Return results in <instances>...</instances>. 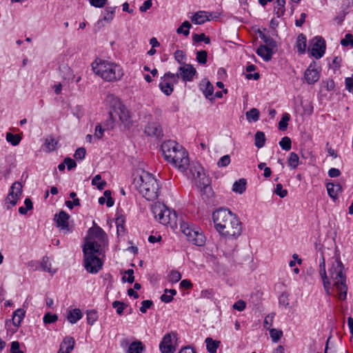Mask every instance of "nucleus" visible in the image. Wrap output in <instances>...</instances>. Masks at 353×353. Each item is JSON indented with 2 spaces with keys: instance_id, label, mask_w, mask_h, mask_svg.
I'll return each mask as SVG.
<instances>
[{
  "instance_id": "nucleus-57",
  "label": "nucleus",
  "mask_w": 353,
  "mask_h": 353,
  "mask_svg": "<svg viewBox=\"0 0 353 353\" xmlns=\"http://www.w3.org/2000/svg\"><path fill=\"white\" fill-rule=\"evenodd\" d=\"M345 85L346 90L353 94V74L345 79Z\"/></svg>"
},
{
  "instance_id": "nucleus-1",
  "label": "nucleus",
  "mask_w": 353,
  "mask_h": 353,
  "mask_svg": "<svg viewBox=\"0 0 353 353\" xmlns=\"http://www.w3.org/2000/svg\"><path fill=\"white\" fill-rule=\"evenodd\" d=\"M105 233L99 226L89 229L83 248L84 267L92 274L97 273L103 266L99 256L102 253V246L105 245Z\"/></svg>"
},
{
  "instance_id": "nucleus-64",
  "label": "nucleus",
  "mask_w": 353,
  "mask_h": 353,
  "mask_svg": "<svg viewBox=\"0 0 353 353\" xmlns=\"http://www.w3.org/2000/svg\"><path fill=\"white\" fill-rule=\"evenodd\" d=\"M213 290L211 289L203 290L201 292V297L203 299H212L213 298Z\"/></svg>"
},
{
  "instance_id": "nucleus-23",
  "label": "nucleus",
  "mask_w": 353,
  "mask_h": 353,
  "mask_svg": "<svg viewBox=\"0 0 353 353\" xmlns=\"http://www.w3.org/2000/svg\"><path fill=\"white\" fill-rule=\"evenodd\" d=\"M326 188L329 196L333 199H336L339 192H342V187L339 183H327Z\"/></svg>"
},
{
  "instance_id": "nucleus-24",
  "label": "nucleus",
  "mask_w": 353,
  "mask_h": 353,
  "mask_svg": "<svg viewBox=\"0 0 353 353\" xmlns=\"http://www.w3.org/2000/svg\"><path fill=\"white\" fill-rule=\"evenodd\" d=\"M256 54L265 61H269L272 57L273 50L268 48L267 46H260L256 50Z\"/></svg>"
},
{
  "instance_id": "nucleus-19",
  "label": "nucleus",
  "mask_w": 353,
  "mask_h": 353,
  "mask_svg": "<svg viewBox=\"0 0 353 353\" xmlns=\"http://www.w3.org/2000/svg\"><path fill=\"white\" fill-rule=\"evenodd\" d=\"M304 77L309 84H314L319 79V72L314 68H312V65L305 70Z\"/></svg>"
},
{
  "instance_id": "nucleus-49",
  "label": "nucleus",
  "mask_w": 353,
  "mask_h": 353,
  "mask_svg": "<svg viewBox=\"0 0 353 353\" xmlns=\"http://www.w3.org/2000/svg\"><path fill=\"white\" fill-rule=\"evenodd\" d=\"M58 320V316L57 314H52L50 312L46 313L43 318V321L44 323H55Z\"/></svg>"
},
{
  "instance_id": "nucleus-17",
  "label": "nucleus",
  "mask_w": 353,
  "mask_h": 353,
  "mask_svg": "<svg viewBox=\"0 0 353 353\" xmlns=\"http://www.w3.org/2000/svg\"><path fill=\"white\" fill-rule=\"evenodd\" d=\"M319 274L323 280V288L326 292V294L330 296L331 294L330 291V282L327 276L326 270H325V263L323 255H321L320 263H319Z\"/></svg>"
},
{
  "instance_id": "nucleus-10",
  "label": "nucleus",
  "mask_w": 353,
  "mask_h": 353,
  "mask_svg": "<svg viewBox=\"0 0 353 353\" xmlns=\"http://www.w3.org/2000/svg\"><path fill=\"white\" fill-rule=\"evenodd\" d=\"M178 82L174 74L168 72L161 77L159 87L164 94L170 96L174 90V85Z\"/></svg>"
},
{
  "instance_id": "nucleus-50",
  "label": "nucleus",
  "mask_w": 353,
  "mask_h": 353,
  "mask_svg": "<svg viewBox=\"0 0 353 353\" xmlns=\"http://www.w3.org/2000/svg\"><path fill=\"white\" fill-rule=\"evenodd\" d=\"M181 279V274L178 271L172 270L168 275V281L171 283H177Z\"/></svg>"
},
{
  "instance_id": "nucleus-26",
  "label": "nucleus",
  "mask_w": 353,
  "mask_h": 353,
  "mask_svg": "<svg viewBox=\"0 0 353 353\" xmlns=\"http://www.w3.org/2000/svg\"><path fill=\"white\" fill-rule=\"evenodd\" d=\"M83 316L82 312L79 309L75 308L71 310H69L67 319L68 321L72 323H76L79 320H80Z\"/></svg>"
},
{
  "instance_id": "nucleus-36",
  "label": "nucleus",
  "mask_w": 353,
  "mask_h": 353,
  "mask_svg": "<svg viewBox=\"0 0 353 353\" xmlns=\"http://www.w3.org/2000/svg\"><path fill=\"white\" fill-rule=\"evenodd\" d=\"M192 27L190 23L188 21H185L182 24L176 29L178 34H183L185 36H188L190 34V28Z\"/></svg>"
},
{
  "instance_id": "nucleus-5",
  "label": "nucleus",
  "mask_w": 353,
  "mask_h": 353,
  "mask_svg": "<svg viewBox=\"0 0 353 353\" xmlns=\"http://www.w3.org/2000/svg\"><path fill=\"white\" fill-rule=\"evenodd\" d=\"M343 265L341 261H336L329 270L333 285L336 289L338 297L341 300H345L347 296V287L346 285V276L343 272Z\"/></svg>"
},
{
  "instance_id": "nucleus-40",
  "label": "nucleus",
  "mask_w": 353,
  "mask_h": 353,
  "mask_svg": "<svg viewBox=\"0 0 353 353\" xmlns=\"http://www.w3.org/2000/svg\"><path fill=\"white\" fill-rule=\"evenodd\" d=\"M57 141L52 137H48L46 139L45 146L47 149V152H52L55 150Z\"/></svg>"
},
{
  "instance_id": "nucleus-3",
  "label": "nucleus",
  "mask_w": 353,
  "mask_h": 353,
  "mask_svg": "<svg viewBox=\"0 0 353 353\" xmlns=\"http://www.w3.org/2000/svg\"><path fill=\"white\" fill-rule=\"evenodd\" d=\"M92 68L95 74L109 83L117 82L124 75L122 67L113 61L97 59L92 63Z\"/></svg>"
},
{
  "instance_id": "nucleus-7",
  "label": "nucleus",
  "mask_w": 353,
  "mask_h": 353,
  "mask_svg": "<svg viewBox=\"0 0 353 353\" xmlns=\"http://www.w3.org/2000/svg\"><path fill=\"white\" fill-rule=\"evenodd\" d=\"M190 173L194 180L197 188H200L203 194H209L212 192L210 187V181L204 172L203 168L199 163L192 165L190 168Z\"/></svg>"
},
{
  "instance_id": "nucleus-47",
  "label": "nucleus",
  "mask_w": 353,
  "mask_h": 353,
  "mask_svg": "<svg viewBox=\"0 0 353 353\" xmlns=\"http://www.w3.org/2000/svg\"><path fill=\"white\" fill-rule=\"evenodd\" d=\"M192 39L195 42H201L204 41L206 44H209L210 43V37H207L204 33L201 34H194L192 36Z\"/></svg>"
},
{
  "instance_id": "nucleus-43",
  "label": "nucleus",
  "mask_w": 353,
  "mask_h": 353,
  "mask_svg": "<svg viewBox=\"0 0 353 353\" xmlns=\"http://www.w3.org/2000/svg\"><path fill=\"white\" fill-rule=\"evenodd\" d=\"M280 147L285 151H289L292 148V141L288 137H284L279 141Z\"/></svg>"
},
{
  "instance_id": "nucleus-20",
  "label": "nucleus",
  "mask_w": 353,
  "mask_h": 353,
  "mask_svg": "<svg viewBox=\"0 0 353 353\" xmlns=\"http://www.w3.org/2000/svg\"><path fill=\"white\" fill-rule=\"evenodd\" d=\"M211 13L205 11H198L191 18L192 21L195 24H203L210 20Z\"/></svg>"
},
{
  "instance_id": "nucleus-11",
  "label": "nucleus",
  "mask_w": 353,
  "mask_h": 353,
  "mask_svg": "<svg viewBox=\"0 0 353 353\" xmlns=\"http://www.w3.org/2000/svg\"><path fill=\"white\" fill-rule=\"evenodd\" d=\"M196 74V69L190 63L180 65L177 72L174 74L178 81L179 79H181L183 82L192 81Z\"/></svg>"
},
{
  "instance_id": "nucleus-9",
  "label": "nucleus",
  "mask_w": 353,
  "mask_h": 353,
  "mask_svg": "<svg viewBox=\"0 0 353 353\" xmlns=\"http://www.w3.org/2000/svg\"><path fill=\"white\" fill-rule=\"evenodd\" d=\"M174 154V155L171 157L170 160H168V162L172 163L180 171L185 172L190 165L188 153L182 146L180 150H176V154Z\"/></svg>"
},
{
  "instance_id": "nucleus-14",
  "label": "nucleus",
  "mask_w": 353,
  "mask_h": 353,
  "mask_svg": "<svg viewBox=\"0 0 353 353\" xmlns=\"http://www.w3.org/2000/svg\"><path fill=\"white\" fill-rule=\"evenodd\" d=\"M182 145H179L175 141L168 140L164 141L161 144V152L163 156V158L165 161L170 160L171 157L174 156V154H176V150L181 148Z\"/></svg>"
},
{
  "instance_id": "nucleus-48",
  "label": "nucleus",
  "mask_w": 353,
  "mask_h": 353,
  "mask_svg": "<svg viewBox=\"0 0 353 353\" xmlns=\"http://www.w3.org/2000/svg\"><path fill=\"white\" fill-rule=\"evenodd\" d=\"M196 61L201 64H205L208 61V53L205 50L196 52Z\"/></svg>"
},
{
  "instance_id": "nucleus-32",
  "label": "nucleus",
  "mask_w": 353,
  "mask_h": 353,
  "mask_svg": "<svg viewBox=\"0 0 353 353\" xmlns=\"http://www.w3.org/2000/svg\"><path fill=\"white\" fill-rule=\"evenodd\" d=\"M117 114L119 115L120 121L123 123H127L130 119V115L128 110L123 105H121L119 107L117 110Z\"/></svg>"
},
{
  "instance_id": "nucleus-2",
  "label": "nucleus",
  "mask_w": 353,
  "mask_h": 353,
  "mask_svg": "<svg viewBox=\"0 0 353 353\" xmlns=\"http://www.w3.org/2000/svg\"><path fill=\"white\" fill-rule=\"evenodd\" d=\"M216 231L230 239H236L242 232L241 223L236 215L226 208H219L212 214Z\"/></svg>"
},
{
  "instance_id": "nucleus-54",
  "label": "nucleus",
  "mask_w": 353,
  "mask_h": 353,
  "mask_svg": "<svg viewBox=\"0 0 353 353\" xmlns=\"http://www.w3.org/2000/svg\"><path fill=\"white\" fill-rule=\"evenodd\" d=\"M230 163V157L228 154L224 155L220 158L217 165L219 168H223L228 165Z\"/></svg>"
},
{
  "instance_id": "nucleus-39",
  "label": "nucleus",
  "mask_w": 353,
  "mask_h": 353,
  "mask_svg": "<svg viewBox=\"0 0 353 353\" xmlns=\"http://www.w3.org/2000/svg\"><path fill=\"white\" fill-rule=\"evenodd\" d=\"M6 141L10 143L12 145H17L21 141V137L18 134H13L11 132H8L6 137Z\"/></svg>"
},
{
  "instance_id": "nucleus-37",
  "label": "nucleus",
  "mask_w": 353,
  "mask_h": 353,
  "mask_svg": "<svg viewBox=\"0 0 353 353\" xmlns=\"http://www.w3.org/2000/svg\"><path fill=\"white\" fill-rule=\"evenodd\" d=\"M285 0H276V6H274V12L278 17H281L285 12Z\"/></svg>"
},
{
  "instance_id": "nucleus-61",
  "label": "nucleus",
  "mask_w": 353,
  "mask_h": 353,
  "mask_svg": "<svg viewBox=\"0 0 353 353\" xmlns=\"http://www.w3.org/2000/svg\"><path fill=\"white\" fill-rule=\"evenodd\" d=\"M10 353H23L20 350V344L17 341H12L10 344Z\"/></svg>"
},
{
  "instance_id": "nucleus-34",
  "label": "nucleus",
  "mask_w": 353,
  "mask_h": 353,
  "mask_svg": "<svg viewBox=\"0 0 353 353\" xmlns=\"http://www.w3.org/2000/svg\"><path fill=\"white\" fill-rule=\"evenodd\" d=\"M265 140L266 139L264 132L261 131L256 132L254 136V144L257 148H263L265 145Z\"/></svg>"
},
{
  "instance_id": "nucleus-6",
  "label": "nucleus",
  "mask_w": 353,
  "mask_h": 353,
  "mask_svg": "<svg viewBox=\"0 0 353 353\" xmlns=\"http://www.w3.org/2000/svg\"><path fill=\"white\" fill-rule=\"evenodd\" d=\"M152 212L155 219L161 224H169L171 227L176 225V212L171 211L165 204L160 202L155 203L152 206Z\"/></svg>"
},
{
  "instance_id": "nucleus-56",
  "label": "nucleus",
  "mask_w": 353,
  "mask_h": 353,
  "mask_svg": "<svg viewBox=\"0 0 353 353\" xmlns=\"http://www.w3.org/2000/svg\"><path fill=\"white\" fill-rule=\"evenodd\" d=\"M153 305V302L151 300H145L141 302V306L139 310L141 313H145L147 310L149 309Z\"/></svg>"
},
{
  "instance_id": "nucleus-46",
  "label": "nucleus",
  "mask_w": 353,
  "mask_h": 353,
  "mask_svg": "<svg viewBox=\"0 0 353 353\" xmlns=\"http://www.w3.org/2000/svg\"><path fill=\"white\" fill-rule=\"evenodd\" d=\"M270 335L273 342H277L283 336V332L274 328L270 330Z\"/></svg>"
},
{
  "instance_id": "nucleus-27",
  "label": "nucleus",
  "mask_w": 353,
  "mask_h": 353,
  "mask_svg": "<svg viewBox=\"0 0 353 353\" xmlns=\"http://www.w3.org/2000/svg\"><path fill=\"white\" fill-rule=\"evenodd\" d=\"M201 90L207 99H210L214 92V87L209 81H202L200 84Z\"/></svg>"
},
{
  "instance_id": "nucleus-8",
  "label": "nucleus",
  "mask_w": 353,
  "mask_h": 353,
  "mask_svg": "<svg viewBox=\"0 0 353 353\" xmlns=\"http://www.w3.org/2000/svg\"><path fill=\"white\" fill-rule=\"evenodd\" d=\"M180 226L188 241L197 246H202L205 244V237L199 229L192 228L188 223L183 221L180 223Z\"/></svg>"
},
{
  "instance_id": "nucleus-45",
  "label": "nucleus",
  "mask_w": 353,
  "mask_h": 353,
  "mask_svg": "<svg viewBox=\"0 0 353 353\" xmlns=\"http://www.w3.org/2000/svg\"><path fill=\"white\" fill-rule=\"evenodd\" d=\"M174 59L181 65L185 64L186 56L183 50H177L174 52Z\"/></svg>"
},
{
  "instance_id": "nucleus-62",
  "label": "nucleus",
  "mask_w": 353,
  "mask_h": 353,
  "mask_svg": "<svg viewBox=\"0 0 353 353\" xmlns=\"http://www.w3.org/2000/svg\"><path fill=\"white\" fill-rule=\"evenodd\" d=\"M104 197L107 198L106 205L109 208L113 206L114 200L111 196V192L109 190H106L103 193Z\"/></svg>"
},
{
  "instance_id": "nucleus-18",
  "label": "nucleus",
  "mask_w": 353,
  "mask_h": 353,
  "mask_svg": "<svg viewBox=\"0 0 353 353\" xmlns=\"http://www.w3.org/2000/svg\"><path fill=\"white\" fill-rule=\"evenodd\" d=\"M70 216L65 212L61 211L59 214H57L54 217V220L58 227L61 228V230L69 232L68 219Z\"/></svg>"
},
{
  "instance_id": "nucleus-53",
  "label": "nucleus",
  "mask_w": 353,
  "mask_h": 353,
  "mask_svg": "<svg viewBox=\"0 0 353 353\" xmlns=\"http://www.w3.org/2000/svg\"><path fill=\"white\" fill-rule=\"evenodd\" d=\"M341 44L343 46H350L353 47V35L351 34H345V38L341 41Z\"/></svg>"
},
{
  "instance_id": "nucleus-13",
  "label": "nucleus",
  "mask_w": 353,
  "mask_h": 353,
  "mask_svg": "<svg viewBox=\"0 0 353 353\" xmlns=\"http://www.w3.org/2000/svg\"><path fill=\"white\" fill-rule=\"evenodd\" d=\"M311 54L316 59L321 58L325 52L326 45L325 41L322 37H315L311 41Z\"/></svg>"
},
{
  "instance_id": "nucleus-42",
  "label": "nucleus",
  "mask_w": 353,
  "mask_h": 353,
  "mask_svg": "<svg viewBox=\"0 0 353 353\" xmlns=\"http://www.w3.org/2000/svg\"><path fill=\"white\" fill-rule=\"evenodd\" d=\"M261 39L263 40L265 43L264 46H268V48L274 50L276 48V41L269 36H266L265 34H262L260 36Z\"/></svg>"
},
{
  "instance_id": "nucleus-25",
  "label": "nucleus",
  "mask_w": 353,
  "mask_h": 353,
  "mask_svg": "<svg viewBox=\"0 0 353 353\" xmlns=\"http://www.w3.org/2000/svg\"><path fill=\"white\" fill-rule=\"evenodd\" d=\"M206 350L209 353H216L217 349L220 346L221 341L214 340L211 337H207L205 340Z\"/></svg>"
},
{
  "instance_id": "nucleus-52",
  "label": "nucleus",
  "mask_w": 353,
  "mask_h": 353,
  "mask_svg": "<svg viewBox=\"0 0 353 353\" xmlns=\"http://www.w3.org/2000/svg\"><path fill=\"white\" fill-rule=\"evenodd\" d=\"M112 307L117 310V313L119 315H121L123 312L125 305L121 301H114L112 303Z\"/></svg>"
},
{
  "instance_id": "nucleus-12",
  "label": "nucleus",
  "mask_w": 353,
  "mask_h": 353,
  "mask_svg": "<svg viewBox=\"0 0 353 353\" xmlns=\"http://www.w3.org/2000/svg\"><path fill=\"white\" fill-rule=\"evenodd\" d=\"M177 340V334L170 332L165 334L159 344V348L162 353H174L176 347L174 341Z\"/></svg>"
},
{
  "instance_id": "nucleus-44",
  "label": "nucleus",
  "mask_w": 353,
  "mask_h": 353,
  "mask_svg": "<svg viewBox=\"0 0 353 353\" xmlns=\"http://www.w3.org/2000/svg\"><path fill=\"white\" fill-rule=\"evenodd\" d=\"M86 314L87 322L90 325H92L98 319V314L95 310H88Z\"/></svg>"
},
{
  "instance_id": "nucleus-4",
  "label": "nucleus",
  "mask_w": 353,
  "mask_h": 353,
  "mask_svg": "<svg viewBox=\"0 0 353 353\" xmlns=\"http://www.w3.org/2000/svg\"><path fill=\"white\" fill-rule=\"evenodd\" d=\"M134 185L139 193L148 201L157 199L159 195L160 185L153 174L142 171L134 179Z\"/></svg>"
},
{
  "instance_id": "nucleus-51",
  "label": "nucleus",
  "mask_w": 353,
  "mask_h": 353,
  "mask_svg": "<svg viewBox=\"0 0 353 353\" xmlns=\"http://www.w3.org/2000/svg\"><path fill=\"white\" fill-rule=\"evenodd\" d=\"M274 193L279 196L281 198H284L288 194V190L283 189L282 184L278 183L276 185V188L274 190Z\"/></svg>"
},
{
  "instance_id": "nucleus-16",
  "label": "nucleus",
  "mask_w": 353,
  "mask_h": 353,
  "mask_svg": "<svg viewBox=\"0 0 353 353\" xmlns=\"http://www.w3.org/2000/svg\"><path fill=\"white\" fill-rule=\"evenodd\" d=\"M145 134L148 136L156 138H161L163 137V130L157 122H149L145 128Z\"/></svg>"
},
{
  "instance_id": "nucleus-29",
  "label": "nucleus",
  "mask_w": 353,
  "mask_h": 353,
  "mask_svg": "<svg viewBox=\"0 0 353 353\" xmlns=\"http://www.w3.org/2000/svg\"><path fill=\"white\" fill-rule=\"evenodd\" d=\"M247 181L245 179L236 181L232 185V191L235 193L243 194L246 190Z\"/></svg>"
},
{
  "instance_id": "nucleus-58",
  "label": "nucleus",
  "mask_w": 353,
  "mask_h": 353,
  "mask_svg": "<svg viewBox=\"0 0 353 353\" xmlns=\"http://www.w3.org/2000/svg\"><path fill=\"white\" fill-rule=\"evenodd\" d=\"M86 150L84 148H79L74 152V157L77 160H82L85 158Z\"/></svg>"
},
{
  "instance_id": "nucleus-63",
  "label": "nucleus",
  "mask_w": 353,
  "mask_h": 353,
  "mask_svg": "<svg viewBox=\"0 0 353 353\" xmlns=\"http://www.w3.org/2000/svg\"><path fill=\"white\" fill-rule=\"evenodd\" d=\"M104 133V129L101 127L100 124H98L95 127V132H94V138L99 140L101 139Z\"/></svg>"
},
{
  "instance_id": "nucleus-22",
  "label": "nucleus",
  "mask_w": 353,
  "mask_h": 353,
  "mask_svg": "<svg viewBox=\"0 0 353 353\" xmlns=\"http://www.w3.org/2000/svg\"><path fill=\"white\" fill-rule=\"evenodd\" d=\"M115 7L111 8V7H107L105 10V14L103 18V19H99L97 21V22L95 24V26L98 28H100L103 26V21H105L108 23H110L114 17V12H115Z\"/></svg>"
},
{
  "instance_id": "nucleus-15",
  "label": "nucleus",
  "mask_w": 353,
  "mask_h": 353,
  "mask_svg": "<svg viewBox=\"0 0 353 353\" xmlns=\"http://www.w3.org/2000/svg\"><path fill=\"white\" fill-rule=\"evenodd\" d=\"M22 194V185L20 182L16 181L10 187V192L6 199V203L11 207L16 205L18 200Z\"/></svg>"
},
{
  "instance_id": "nucleus-33",
  "label": "nucleus",
  "mask_w": 353,
  "mask_h": 353,
  "mask_svg": "<svg viewBox=\"0 0 353 353\" xmlns=\"http://www.w3.org/2000/svg\"><path fill=\"white\" fill-rule=\"evenodd\" d=\"M288 166L294 170L296 168L299 164V157L295 152H290L288 159Z\"/></svg>"
},
{
  "instance_id": "nucleus-30",
  "label": "nucleus",
  "mask_w": 353,
  "mask_h": 353,
  "mask_svg": "<svg viewBox=\"0 0 353 353\" xmlns=\"http://www.w3.org/2000/svg\"><path fill=\"white\" fill-rule=\"evenodd\" d=\"M145 347L139 341L131 343L127 350L126 353H142Z\"/></svg>"
},
{
  "instance_id": "nucleus-59",
  "label": "nucleus",
  "mask_w": 353,
  "mask_h": 353,
  "mask_svg": "<svg viewBox=\"0 0 353 353\" xmlns=\"http://www.w3.org/2000/svg\"><path fill=\"white\" fill-rule=\"evenodd\" d=\"M41 266L44 271L48 272L49 273L53 274L54 272L51 270V264L49 263V260L48 257H43L41 261Z\"/></svg>"
},
{
  "instance_id": "nucleus-21",
  "label": "nucleus",
  "mask_w": 353,
  "mask_h": 353,
  "mask_svg": "<svg viewBox=\"0 0 353 353\" xmlns=\"http://www.w3.org/2000/svg\"><path fill=\"white\" fill-rule=\"evenodd\" d=\"M75 345V341L72 336H66L60 344L59 350L63 351V353H71Z\"/></svg>"
},
{
  "instance_id": "nucleus-31",
  "label": "nucleus",
  "mask_w": 353,
  "mask_h": 353,
  "mask_svg": "<svg viewBox=\"0 0 353 353\" xmlns=\"http://www.w3.org/2000/svg\"><path fill=\"white\" fill-rule=\"evenodd\" d=\"M306 46V37L303 34H300L297 37L296 43L297 50L300 53L303 54L305 52Z\"/></svg>"
},
{
  "instance_id": "nucleus-41",
  "label": "nucleus",
  "mask_w": 353,
  "mask_h": 353,
  "mask_svg": "<svg viewBox=\"0 0 353 353\" xmlns=\"http://www.w3.org/2000/svg\"><path fill=\"white\" fill-rule=\"evenodd\" d=\"M290 119V116L288 113H284L281 121L279 123V129L282 131H285L288 125V121Z\"/></svg>"
},
{
  "instance_id": "nucleus-35",
  "label": "nucleus",
  "mask_w": 353,
  "mask_h": 353,
  "mask_svg": "<svg viewBox=\"0 0 353 353\" xmlns=\"http://www.w3.org/2000/svg\"><path fill=\"white\" fill-rule=\"evenodd\" d=\"M245 116L249 122H256L259 119V111L258 109L253 108L245 113Z\"/></svg>"
},
{
  "instance_id": "nucleus-38",
  "label": "nucleus",
  "mask_w": 353,
  "mask_h": 353,
  "mask_svg": "<svg viewBox=\"0 0 353 353\" xmlns=\"http://www.w3.org/2000/svg\"><path fill=\"white\" fill-rule=\"evenodd\" d=\"M92 185H96L99 190H102L105 187L106 182L103 180H101V176L100 174H97L92 180Z\"/></svg>"
},
{
  "instance_id": "nucleus-60",
  "label": "nucleus",
  "mask_w": 353,
  "mask_h": 353,
  "mask_svg": "<svg viewBox=\"0 0 353 353\" xmlns=\"http://www.w3.org/2000/svg\"><path fill=\"white\" fill-rule=\"evenodd\" d=\"M125 274H128V278L125 279V276H123L122 280L123 281H126L129 283H132L134 281V270L132 269H128L125 272Z\"/></svg>"
},
{
  "instance_id": "nucleus-28",
  "label": "nucleus",
  "mask_w": 353,
  "mask_h": 353,
  "mask_svg": "<svg viewBox=\"0 0 353 353\" xmlns=\"http://www.w3.org/2000/svg\"><path fill=\"white\" fill-rule=\"evenodd\" d=\"M26 312L23 309L19 308L15 310L12 315V323L15 327H19L23 318L25 317Z\"/></svg>"
},
{
  "instance_id": "nucleus-55",
  "label": "nucleus",
  "mask_w": 353,
  "mask_h": 353,
  "mask_svg": "<svg viewBox=\"0 0 353 353\" xmlns=\"http://www.w3.org/2000/svg\"><path fill=\"white\" fill-rule=\"evenodd\" d=\"M232 307L234 310L242 312L246 307V303L243 300H239L233 304Z\"/></svg>"
}]
</instances>
